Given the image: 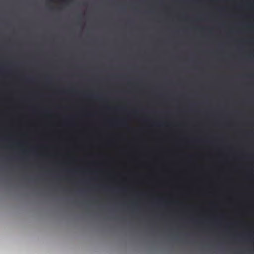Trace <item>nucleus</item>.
Here are the masks:
<instances>
[{"mask_svg": "<svg viewBox=\"0 0 254 254\" xmlns=\"http://www.w3.org/2000/svg\"><path fill=\"white\" fill-rule=\"evenodd\" d=\"M92 97L93 98H97V96H92Z\"/></svg>", "mask_w": 254, "mask_h": 254, "instance_id": "1", "label": "nucleus"}]
</instances>
